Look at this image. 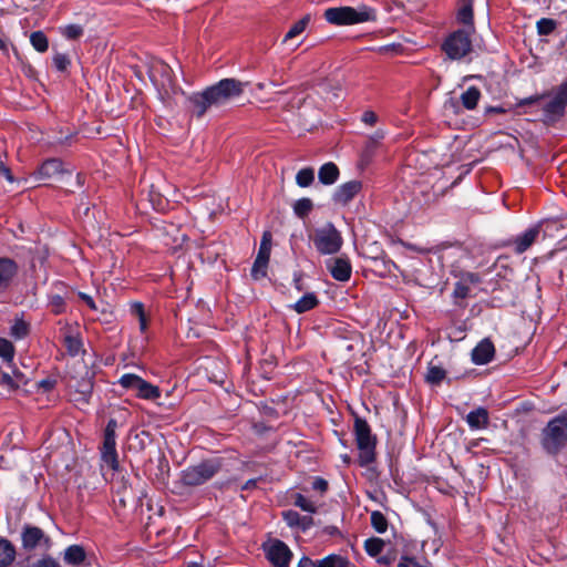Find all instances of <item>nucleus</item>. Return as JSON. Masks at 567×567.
I'll list each match as a JSON object with an SVG mask.
<instances>
[{
    "label": "nucleus",
    "instance_id": "bf43d9fd",
    "mask_svg": "<svg viewBox=\"0 0 567 567\" xmlns=\"http://www.w3.org/2000/svg\"><path fill=\"white\" fill-rule=\"evenodd\" d=\"M542 96L539 95H535V96H530V97H527V99H524V100H520L518 105L519 106H523V105H527V104H533V103H536Z\"/></svg>",
    "mask_w": 567,
    "mask_h": 567
},
{
    "label": "nucleus",
    "instance_id": "4c0bfd02",
    "mask_svg": "<svg viewBox=\"0 0 567 567\" xmlns=\"http://www.w3.org/2000/svg\"><path fill=\"white\" fill-rule=\"evenodd\" d=\"M457 19L464 24H472L473 22V8L472 3H465L457 13Z\"/></svg>",
    "mask_w": 567,
    "mask_h": 567
},
{
    "label": "nucleus",
    "instance_id": "680f3d73",
    "mask_svg": "<svg viewBox=\"0 0 567 567\" xmlns=\"http://www.w3.org/2000/svg\"><path fill=\"white\" fill-rule=\"evenodd\" d=\"M298 567H313V563L311 559L303 557L300 559Z\"/></svg>",
    "mask_w": 567,
    "mask_h": 567
},
{
    "label": "nucleus",
    "instance_id": "1a4fd4ad",
    "mask_svg": "<svg viewBox=\"0 0 567 567\" xmlns=\"http://www.w3.org/2000/svg\"><path fill=\"white\" fill-rule=\"evenodd\" d=\"M443 50L452 60H460L472 50V41L467 32L457 30L453 32L443 43Z\"/></svg>",
    "mask_w": 567,
    "mask_h": 567
},
{
    "label": "nucleus",
    "instance_id": "c9c22d12",
    "mask_svg": "<svg viewBox=\"0 0 567 567\" xmlns=\"http://www.w3.org/2000/svg\"><path fill=\"white\" fill-rule=\"evenodd\" d=\"M120 384L123 388H136L140 392L142 391V381L135 374H124L120 379Z\"/></svg>",
    "mask_w": 567,
    "mask_h": 567
},
{
    "label": "nucleus",
    "instance_id": "864d4df0",
    "mask_svg": "<svg viewBox=\"0 0 567 567\" xmlns=\"http://www.w3.org/2000/svg\"><path fill=\"white\" fill-rule=\"evenodd\" d=\"M377 114L372 111H367L362 115V121L368 125H373L377 122Z\"/></svg>",
    "mask_w": 567,
    "mask_h": 567
},
{
    "label": "nucleus",
    "instance_id": "c85d7f7f",
    "mask_svg": "<svg viewBox=\"0 0 567 567\" xmlns=\"http://www.w3.org/2000/svg\"><path fill=\"white\" fill-rule=\"evenodd\" d=\"M385 543L380 538H370L364 543V548L371 557H378L383 550Z\"/></svg>",
    "mask_w": 567,
    "mask_h": 567
},
{
    "label": "nucleus",
    "instance_id": "cd10ccee",
    "mask_svg": "<svg viewBox=\"0 0 567 567\" xmlns=\"http://www.w3.org/2000/svg\"><path fill=\"white\" fill-rule=\"evenodd\" d=\"M446 377V371L439 367V365H433V364H430L429 368H427V373H426V381L431 384H439L441 383Z\"/></svg>",
    "mask_w": 567,
    "mask_h": 567
},
{
    "label": "nucleus",
    "instance_id": "412c9836",
    "mask_svg": "<svg viewBox=\"0 0 567 567\" xmlns=\"http://www.w3.org/2000/svg\"><path fill=\"white\" fill-rule=\"evenodd\" d=\"M538 234H539L538 228L534 227V228L526 230L520 236H518L514 241L515 251L517 254H522V252L526 251L534 244Z\"/></svg>",
    "mask_w": 567,
    "mask_h": 567
},
{
    "label": "nucleus",
    "instance_id": "8fccbe9b",
    "mask_svg": "<svg viewBox=\"0 0 567 567\" xmlns=\"http://www.w3.org/2000/svg\"><path fill=\"white\" fill-rule=\"evenodd\" d=\"M50 303H51V306L53 308V311L55 313H60L62 311V309H63L64 300H63V298L61 296L54 295V296L51 297Z\"/></svg>",
    "mask_w": 567,
    "mask_h": 567
},
{
    "label": "nucleus",
    "instance_id": "473e14b6",
    "mask_svg": "<svg viewBox=\"0 0 567 567\" xmlns=\"http://www.w3.org/2000/svg\"><path fill=\"white\" fill-rule=\"evenodd\" d=\"M293 503L296 506L301 508L303 512L311 513V514L317 512V505L312 501H310L309 498L303 496L302 494H297L295 496Z\"/></svg>",
    "mask_w": 567,
    "mask_h": 567
},
{
    "label": "nucleus",
    "instance_id": "f257e3e1",
    "mask_svg": "<svg viewBox=\"0 0 567 567\" xmlns=\"http://www.w3.org/2000/svg\"><path fill=\"white\" fill-rule=\"evenodd\" d=\"M147 73L157 91L158 97L168 106L178 103L183 92L172 81L171 68L162 60L151 58L147 61Z\"/></svg>",
    "mask_w": 567,
    "mask_h": 567
},
{
    "label": "nucleus",
    "instance_id": "79ce46f5",
    "mask_svg": "<svg viewBox=\"0 0 567 567\" xmlns=\"http://www.w3.org/2000/svg\"><path fill=\"white\" fill-rule=\"evenodd\" d=\"M61 32L68 39H76L82 35L83 29L78 24H69L61 28Z\"/></svg>",
    "mask_w": 567,
    "mask_h": 567
},
{
    "label": "nucleus",
    "instance_id": "ea45409f",
    "mask_svg": "<svg viewBox=\"0 0 567 567\" xmlns=\"http://www.w3.org/2000/svg\"><path fill=\"white\" fill-rule=\"evenodd\" d=\"M555 28H556V23L551 19L543 18L537 22V31L542 35H547V34L551 33L555 30Z\"/></svg>",
    "mask_w": 567,
    "mask_h": 567
},
{
    "label": "nucleus",
    "instance_id": "2eb2a0df",
    "mask_svg": "<svg viewBox=\"0 0 567 567\" xmlns=\"http://www.w3.org/2000/svg\"><path fill=\"white\" fill-rule=\"evenodd\" d=\"M362 184L359 181H350L340 185L334 194L333 200L341 205H347L361 190Z\"/></svg>",
    "mask_w": 567,
    "mask_h": 567
},
{
    "label": "nucleus",
    "instance_id": "603ef678",
    "mask_svg": "<svg viewBox=\"0 0 567 567\" xmlns=\"http://www.w3.org/2000/svg\"><path fill=\"white\" fill-rule=\"evenodd\" d=\"M338 351L351 353L354 350V343L348 340H340L337 344Z\"/></svg>",
    "mask_w": 567,
    "mask_h": 567
},
{
    "label": "nucleus",
    "instance_id": "5fc2aeb1",
    "mask_svg": "<svg viewBox=\"0 0 567 567\" xmlns=\"http://www.w3.org/2000/svg\"><path fill=\"white\" fill-rule=\"evenodd\" d=\"M313 524V519L311 516H301L299 524L297 527L301 528L302 530L308 529Z\"/></svg>",
    "mask_w": 567,
    "mask_h": 567
},
{
    "label": "nucleus",
    "instance_id": "20e7f679",
    "mask_svg": "<svg viewBox=\"0 0 567 567\" xmlns=\"http://www.w3.org/2000/svg\"><path fill=\"white\" fill-rule=\"evenodd\" d=\"M354 435L359 450L360 465H368L374 460L375 437L372 435L370 426L364 420L355 419Z\"/></svg>",
    "mask_w": 567,
    "mask_h": 567
},
{
    "label": "nucleus",
    "instance_id": "f704fd0d",
    "mask_svg": "<svg viewBox=\"0 0 567 567\" xmlns=\"http://www.w3.org/2000/svg\"><path fill=\"white\" fill-rule=\"evenodd\" d=\"M318 567H348V561L336 555H331L320 560Z\"/></svg>",
    "mask_w": 567,
    "mask_h": 567
},
{
    "label": "nucleus",
    "instance_id": "5701e85b",
    "mask_svg": "<svg viewBox=\"0 0 567 567\" xmlns=\"http://www.w3.org/2000/svg\"><path fill=\"white\" fill-rule=\"evenodd\" d=\"M16 559L14 546L4 538H0V567L10 566Z\"/></svg>",
    "mask_w": 567,
    "mask_h": 567
},
{
    "label": "nucleus",
    "instance_id": "a878e982",
    "mask_svg": "<svg viewBox=\"0 0 567 567\" xmlns=\"http://www.w3.org/2000/svg\"><path fill=\"white\" fill-rule=\"evenodd\" d=\"M318 303V299L313 293H306L302 296L293 306L292 308L298 312L302 313L306 312L312 308H315Z\"/></svg>",
    "mask_w": 567,
    "mask_h": 567
},
{
    "label": "nucleus",
    "instance_id": "423d86ee",
    "mask_svg": "<svg viewBox=\"0 0 567 567\" xmlns=\"http://www.w3.org/2000/svg\"><path fill=\"white\" fill-rule=\"evenodd\" d=\"M117 427V423L115 420L111 419L106 425L104 432V440L101 447V466L102 470L105 467L111 471H115L117 468V452H116V442H115V430Z\"/></svg>",
    "mask_w": 567,
    "mask_h": 567
},
{
    "label": "nucleus",
    "instance_id": "de8ad7c7",
    "mask_svg": "<svg viewBox=\"0 0 567 567\" xmlns=\"http://www.w3.org/2000/svg\"><path fill=\"white\" fill-rule=\"evenodd\" d=\"M150 202L156 210H161L165 206V199L161 195L155 194L153 188L150 190Z\"/></svg>",
    "mask_w": 567,
    "mask_h": 567
},
{
    "label": "nucleus",
    "instance_id": "58836bf2",
    "mask_svg": "<svg viewBox=\"0 0 567 567\" xmlns=\"http://www.w3.org/2000/svg\"><path fill=\"white\" fill-rule=\"evenodd\" d=\"M0 386L8 392H12L19 388V382L8 373H0Z\"/></svg>",
    "mask_w": 567,
    "mask_h": 567
},
{
    "label": "nucleus",
    "instance_id": "6e6552de",
    "mask_svg": "<svg viewBox=\"0 0 567 567\" xmlns=\"http://www.w3.org/2000/svg\"><path fill=\"white\" fill-rule=\"evenodd\" d=\"M218 471V462L216 460H208L185 470L182 478L186 485H200L210 480Z\"/></svg>",
    "mask_w": 567,
    "mask_h": 567
},
{
    "label": "nucleus",
    "instance_id": "0e129e2a",
    "mask_svg": "<svg viewBox=\"0 0 567 567\" xmlns=\"http://www.w3.org/2000/svg\"><path fill=\"white\" fill-rule=\"evenodd\" d=\"M256 480H249L246 482V484L243 486L244 489L252 488L256 486Z\"/></svg>",
    "mask_w": 567,
    "mask_h": 567
},
{
    "label": "nucleus",
    "instance_id": "a211bd4d",
    "mask_svg": "<svg viewBox=\"0 0 567 567\" xmlns=\"http://www.w3.org/2000/svg\"><path fill=\"white\" fill-rule=\"evenodd\" d=\"M466 423L472 430L486 429L489 423V415L485 408H477L466 415Z\"/></svg>",
    "mask_w": 567,
    "mask_h": 567
},
{
    "label": "nucleus",
    "instance_id": "f3484780",
    "mask_svg": "<svg viewBox=\"0 0 567 567\" xmlns=\"http://www.w3.org/2000/svg\"><path fill=\"white\" fill-rule=\"evenodd\" d=\"M331 276L339 281H347L351 276V265L348 259L334 258L327 262Z\"/></svg>",
    "mask_w": 567,
    "mask_h": 567
},
{
    "label": "nucleus",
    "instance_id": "7ed1b4c3",
    "mask_svg": "<svg viewBox=\"0 0 567 567\" xmlns=\"http://www.w3.org/2000/svg\"><path fill=\"white\" fill-rule=\"evenodd\" d=\"M543 446L551 454L557 453L567 442V411L548 422L543 431Z\"/></svg>",
    "mask_w": 567,
    "mask_h": 567
},
{
    "label": "nucleus",
    "instance_id": "6e6d98bb",
    "mask_svg": "<svg viewBox=\"0 0 567 567\" xmlns=\"http://www.w3.org/2000/svg\"><path fill=\"white\" fill-rule=\"evenodd\" d=\"M271 250V234L269 231L264 233L259 248Z\"/></svg>",
    "mask_w": 567,
    "mask_h": 567
},
{
    "label": "nucleus",
    "instance_id": "052dcab7",
    "mask_svg": "<svg viewBox=\"0 0 567 567\" xmlns=\"http://www.w3.org/2000/svg\"><path fill=\"white\" fill-rule=\"evenodd\" d=\"M384 137V133L382 131H377L371 137L370 141L373 144H377L379 141H381Z\"/></svg>",
    "mask_w": 567,
    "mask_h": 567
},
{
    "label": "nucleus",
    "instance_id": "338daca9",
    "mask_svg": "<svg viewBox=\"0 0 567 567\" xmlns=\"http://www.w3.org/2000/svg\"><path fill=\"white\" fill-rule=\"evenodd\" d=\"M52 382L50 380H43L41 381V386L45 388V389H51L52 388Z\"/></svg>",
    "mask_w": 567,
    "mask_h": 567
},
{
    "label": "nucleus",
    "instance_id": "c756f323",
    "mask_svg": "<svg viewBox=\"0 0 567 567\" xmlns=\"http://www.w3.org/2000/svg\"><path fill=\"white\" fill-rule=\"evenodd\" d=\"M30 41L33 48L39 52H45L49 48L48 39L41 31L32 32L30 35Z\"/></svg>",
    "mask_w": 567,
    "mask_h": 567
},
{
    "label": "nucleus",
    "instance_id": "09e8293b",
    "mask_svg": "<svg viewBox=\"0 0 567 567\" xmlns=\"http://www.w3.org/2000/svg\"><path fill=\"white\" fill-rule=\"evenodd\" d=\"M30 567H60V565L51 557H43L32 563Z\"/></svg>",
    "mask_w": 567,
    "mask_h": 567
},
{
    "label": "nucleus",
    "instance_id": "b1692460",
    "mask_svg": "<svg viewBox=\"0 0 567 567\" xmlns=\"http://www.w3.org/2000/svg\"><path fill=\"white\" fill-rule=\"evenodd\" d=\"M460 99L466 110H474L481 99V91L476 86H470L461 94Z\"/></svg>",
    "mask_w": 567,
    "mask_h": 567
},
{
    "label": "nucleus",
    "instance_id": "a19ab883",
    "mask_svg": "<svg viewBox=\"0 0 567 567\" xmlns=\"http://www.w3.org/2000/svg\"><path fill=\"white\" fill-rule=\"evenodd\" d=\"M312 208V203L308 198H302L296 202L293 210L298 216L307 215Z\"/></svg>",
    "mask_w": 567,
    "mask_h": 567
},
{
    "label": "nucleus",
    "instance_id": "4468645a",
    "mask_svg": "<svg viewBox=\"0 0 567 567\" xmlns=\"http://www.w3.org/2000/svg\"><path fill=\"white\" fill-rule=\"evenodd\" d=\"M64 172L65 168L61 159L49 158L42 163L34 176L39 181H47L58 177Z\"/></svg>",
    "mask_w": 567,
    "mask_h": 567
},
{
    "label": "nucleus",
    "instance_id": "ddd939ff",
    "mask_svg": "<svg viewBox=\"0 0 567 567\" xmlns=\"http://www.w3.org/2000/svg\"><path fill=\"white\" fill-rule=\"evenodd\" d=\"M19 271L18 264L8 257H0V293L6 291Z\"/></svg>",
    "mask_w": 567,
    "mask_h": 567
},
{
    "label": "nucleus",
    "instance_id": "7c9ffc66",
    "mask_svg": "<svg viewBox=\"0 0 567 567\" xmlns=\"http://www.w3.org/2000/svg\"><path fill=\"white\" fill-rule=\"evenodd\" d=\"M309 20L310 18L309 17H305L302 18L301 20L297 21L290 29L289 31L286 33L285 38H284V42H287L293 38H296L297 35L301 34L307 24L309 23Z\"/></svg>",
    "mask_w": 567,
    "mask_h": 567
},
{
    "label": "nucleus",
    "instance_id": "3c124183",
    "mask_svg": "<svg viewBox=\"0 0 567 567\" xmlns=\"http://www.w3.org/2000/svg\"><path fill=\"white\" fill-rule=\"evenodd\" d=\"M312 488L315 491H319L320 493H324L327 491V488H328V483H327L326 480L317 477L312 482Z\"/></svg>",
    "mask_w": 567,
    "mask_h": 567
},
{
    "label": "nucleus",
    "instance_id": "4d7b16f0",
    "mask_svg": "<svg viewBox=\"0 0 567 567\" xmlns=\"http://www.w3.org/2000/svg\"><path fill=\"white\" fill-rule=\"evenodd\" d=\"M0 174H2L8 182H10V183L13 182V176H12L9 167L6 166L2 161H0Z\"/></svg>",
    "mask_w": 567,
    "mask_h": 567
},
{
    "label": "nucleus",
    "instance_id": "0eeeda50",
    "mask_svg": "<svg viewBox=\"0 0 567 567\" xmlns=\"http://www.w3.org/2000/svg\"><path fill=\"white\" fill-rule=\"evenodd\" d=\"M207 96L215 104H224L233 97L239 96L244 91V83L235 79H224L216 85L208 87Z\"/></svg>",
    "mask_w": 567,
    "mask_h": 567
},
{
    "label": "nucleus",
    "instance_id": "e2e57ef3",
    "mask_svg": "<svg viewBox=\"0 0 567 567\" xmlns=\"http://www.w3.org/2000/svg\"><path fill=\"white\" fill-rule=\"evenodd\" d=\"M134 311L140 320V323L142 324V303L141 302H136L134 305Z\"/></svg>",
    "mask_w": 567,
    "mask_h": 567
},
{
    "label": "nucleus",
    "instance_id": "c03bdc74",
    "mask_svg": "<svg viewBox=\"0 0 567 567\" xmlns=\"http://www.w3.org/2000/svg\"><path fill=\"white\" fill-rule=\"evenodd\" d=\"M282 516H284V520L290 527H297L299 524L300 517H301V515L295 511L284 512Z\"/></svg>",
    "mask_w": 567,
    "mask_h": 567
},
{
    "label": "nucleus",
    "instance_id": "72a5a7b5",
    "mask_svg": "<svg viewBox=\"0 0 567 567\" xmlns=\"http://www.w3.org/2000/svg\"><path fill=\"white\" fill-rule=\"evenodd\" d=\"M14 357V347L13 344L4 339L0 338V358L3 359L7 362L12 361Z\"/></svg>",
    "mask_w": 567,
    "mask_h": 567
},
{
    "label": "nucleus",
    "instance_id": "aec40b11",
    "mask_svg": "<svg viewBox=\"0 0 567 567\" xmlns=\"http://www.w3.org/2000/svg\"><path fill=\"white\" fill-rule=\"evenodd\" d=\"M167 398L168 390H166L165 398L163 399L162 391L158 389V386L144 381V400L154 402L158 406H166L171 405V403L167 402Z\"/></svg>",
    "mask_w": 567,
    "mask_h": 567
},
{
    "label": "nucleus",
    "instance_id": "e433bc0d",
    "mask_svg": "<svg viewBox=\"0 0 567 567\" xmlns=\"http://www.w3.org/2000/svg\"><path fill=\"white\" fill-rule=\"evenodd\" d=\"M371 524L374 527V529L379 533L385 532L388 527L386 519L380 512H373L371 514Z\"/></svg>",
    "mask_w": 567,
    "mask_h": 567
},
{
    "label": "nucleus",
    "instance_id": "f03ea898",
    "mask_svg": "<svg viewBox=\"0 0 567 567\" xmlns=\"http://www.w3.org/2000/svg\"><path fill=\"white\" fill-rule=\"evenodd\" d=\"M326 20L336 25L357 24L375 19V13L372 9L367 7L352 8V7H338L329 8L324 11Z\"/></svg>",
    "mask_w": 567,
    "mask_h": 567
},
{
    "label": "nucleus",
    "instance_id": "13d9d810",
    "mask_svg": "<svg viewBox=\"0 0 567 567\" xmlns=\"http://www.w3.org/2000/svg\"><path fill=\"white\" fill-rule=\"evenodd\" d=\"M79 297L91 308V309H96V306H95V302L93 301L92 297L84 293V292H80L79 293Z\"/></svg>",
    "mask_w": 567,
    "mask_h": 567
},
{
    "label": "nucleus",
    "instance_id": "37998d69",
    "mask_svg": "<svg viewBox=\"0 0 567 567\" xmlns=\"http://www.w3.org/2000/svg\"><path fill=\"white\" fill-rule=\"evenodd\" d=\"M28 333V324L22 320H17L12 327H11V334L17 338L21 339L25 337Z\"/></svg>",
    "mask_w": 567,
    "mask_h": 567
},
{
    "label": "nucleus",
    "instance_id": "69168bd1",
    "mask_svg": "<svg viewBox=\"0 0 567 567\" xmlns=\"http://www.w3.org/2000/svg\"><path fill=\"white\" fill-rule=\"evenodd\" d=\"M486 111H487V112L503 113V112H504V109L498 107V106H491V107H488Z\"/></svg>",
    "mask_w": 567,
    "mask_h": 567
},
{
    "label": "nucleus",
    "instance_id": "6ab92c4d",
    "mask_svg": "<svg viewBox=\"0 0 567 567\" xmlns=\"http://www.w3.org/2000/svg\"><path fill=\"white\" fill-rule=\"evenodd\" d=\"M270 258V250L259 248L257 257L251 268V276L254 279L264 278L267 274V266Z\"/></svg>",
    "mask_w": 567,
    "mask_h": 567
},
{
    "label": "nucleus",
    "instance_id": "9b49d317",
    "mask_svg": "<svg viewBox=\"0 0 567 567\" xmlns=\"http://www.w3.org/2000/svg\"><path fill=\"white\" fill-rule=\"evenodd\" d=\"M567 105V81L555 92L551 100L544 106V114L547 121H556L565 111Z\"/></svg>",
    "mask_w": 567,
    "mask_h": 567
},
{
    "label": "nucleus",
    "instance_id": "9d476101",
    "mask_svg": "<svg viewBox=\"0 0 567 567\" xmlns=\"http://www.w3.org/2000/svg\"><path fill=\"white\" fill-rule=\"evenodd\" d=\"M266 557L274 567H289L292 553L281 540H271L264 546Z\"/></svg>",
    "mask_w": 567,
    "mask_h": 567
},
{
    "label": "nucleus",
    "instance_id": "393cba45",
    "mask_svg": "<svg viewBox=\"0 0 567 567\" xmlns=\"http://www.w3.org/2000/svg\"><path fill=\"white\" fill-rule=\"evenodd\" d=\"M85 559L84 549L79 545L69 546L64 551V560L66 564L75 566Z\"/></svg>",
    "mask_w": 567,
    "mask_h": 567
},
{
    "label": "nucleus",
    "instance_id": "39448f33",
    "mask_svg": "<svg viewBox=\"0 0 567 567\" xmlns=\"http://www.w3.org/2000/svg\"><path fill=\"white\" fill-rule=\"evenodd\" d=\"M312 241L316 249L322 255L338 252L343 243L341 234L332 224L316 229Z\"/></svg>",
    "mask_w": 567,
    "mask_h": 567
},
{
    "label": "nucleus",
    "instance_id": "4be33fe9",
    "mask_svg": "<svg viewBox=\"0 0 567 567\" xmlns=\"http://www.w3.org/2000/svg\"><path fill=\"white\" fill-rule=\"evenodd\" d=\"M339 177V169L334 163H326L323 164L318 173V178L320 183L324 185H332L337 182Z\"/></svg>",
    "mask_w": 567,
    "mask_h": 567
},
{
    "label": "nucleus",
    "instance_id": "2f4dec72",
    "mask_svg": "<svg viewBox=\"0 0 567 567\" xmlns=\"http://www.w3.org/2000/svg\"><path fill=\"white\" fill-rule=\"evenodd\" d=\"M315 179V172L312 168H302L296 175V183L300 187H308Z\"/></svg>",
    "mask_w": 567,
    "mask_h": 567
},
{
    "label": "nucleus",
    "instance_id": "bb28decb",
    "mask_svg": "<svg viewBox=\"0 0 567 567\" xmlns=\"http://www.w3.org/2000/svg\"><path fill=\"white\" fill-rule=\"evenodd\" d=\"M190 101L197 109L198 116H202L210 105L215 104L210 99H208L206 90L200 94L193 95Z\"/></svg>",
    "mask_w": 567,
    "mask_h": 567
},
{
    "label": "nucleus",
    "instance_id": "49530a36",
    "mask_svg": "<svg viewBox=\"0 0 567 567\" xmlns=\"http://www.w3.org/2000/svg\"><path fill=\"white\" fill-rule=\"evenodd\" d=\"M65 343H66L69 352L72 355H76L80 352V350H81V342H80L79 339H76L74 337H66L65 338Z\"/></svg>",
    "mask_w": 567,
    "mask_h": 567
},
{
    "label": "nucleus",
    "instance_id": "774afa93",
    "mask_svg": "<svg viewBox=\"0 0 567 567\" xmlns=\"http://www.w3.org/2000/svg\"><path fill=\"white\" fill-rule=\"evenodd\" d=\"M265 86H266V85H265V83H264V82H259V83H257V84H256V87H257L258 90H264V89H265Z\"/></svg>",
    "mask_w": 567,
    "mask_h": 567
},
{
    "label": "nucleus",
    "instance_id": "a18cd8bd",
    "mask_svg": "<svg viewBox=\"0 0 567 567\" xmlns=\"http://www.w3.org/2000/svg\"><path fill=\"white\" fill-rule=\"evenodd\" d=\"M53 64L59 71H64L69 66L70 60L63 53H55L53 56Z\"/></svg>",
    "mask_w": 567,
    "mask_h": 567
},
{
    "label": "nucleus",
    "instance_id": "f8f14e48",
    "mask_svg": "<svg viewBox=\"0 0 567 567\" xmlns=\"http://www.w3.org/2000/svg\"><path fill=\"white\" fill-rule=\"evenodd\" d=\"M22 545L27 550H32L37 547H50V538L44 535L43 530L35 526H25L22 532Z\"/></svg>",
    "mask_w": 567,
    "mask_h": 567
},
{
    "label": "nucleus",
    "instance_id": "dca6fc26",
    "mask_svg": "<svg viewBox=\"0 0 567 567\" xmlns=\"http://www.w3.org/2000/svg\"><path fill=\"white\" fill-rule=\"evenodd\" d=\"M494 354V344L488 339H484L472 350V361L478 365L486 364L493 359Z\"/></svg>",
    "mask_w": 567,
    "mask_h": 567
}]
</instances>
